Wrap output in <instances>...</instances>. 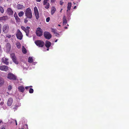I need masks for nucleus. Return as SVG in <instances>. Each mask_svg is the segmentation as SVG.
<instances>
[{
  "instance_id": "obj_39",
  "label": "nucleus",
  "mask_w": 129,
  "mask_h": 129,
  "mask_svg": "<svg viewBox=\"0 0 129 129\" xmlns=\"http://www.w3.org/2000/svg\"><path fill=\"white\" fill-rule=\"evenodd\" d=\"M18 105H16L13 108V109L16 110V109L18 108Z\"/></svg>"
},
{
  "instance_id": "obj_4",
  "label": "nucleus",
  "mask_w": 129,
  "mask_h": 129,
  "mask_svg": "<svg viewBox=\"0 0 129 129\" xmlns=\"http://www.w3.org/2000/svg\"><path fill=\"white\" fill-rule=\"evenodd\" d=\"M16 36L17 38L18 39L21 40L22 39L23 35L19 29L17 30Z\"/></svg>"
},
{
  "instance_id": "obj_56",
  "label": "nucleus",
  "mask_w": 129,
  "mask_h": 129,
  "mask_svg": "<svg viewBox=\"0 0 129 129\" xmlns=\"http://www.w3.org/2000/svg\"><path fill=\"white\" fill-rule=\"evenodd\" d=\"M76 8V6H74V7L73 8Z\"/></svg>"
},
{
  "instance_id": "obj_48",
  "label": "nucleus",
  "mask_w": 129,
  "mask_h": 129,
  "mask_svg": "<svg viewBox=\"0 0 129 129\" xmlns=\"http://www.w3.org/2000/svg\"><path fill=\"white\" fill-rule=\"evenodd\" d=\"M41 0H36L37 2H40Z\"/></svg>"
},
{
  "instance_id": "obj_49",
  "label": "nucleus",
  "mask_w": 129,
  "mask_h": 129,
  "mask_svg": "<svg viewBox=\"0 0 129 129\" xmlns=\"http://www.w3.org/2000/svg\"><path fill=\"white\" fill-rule=\"evenodd\" d=\"M3 123L2 121L0 119V124L1 123Z\"/></svg>"
},
{
  "instance_id": "obj_9",
  "label": "nucleus",
  "mask_w": 129,
  "mask_h": 129,
  "mask_svg": "<svg viewBox=\"0 0 129 129\" xmlns=\"http://www.w3.org/2000/svg\"><path fill=\"white\" fill-rule=\"evenodd\" d=\"M9 67L6 66H0V70L2 71H7L9 70Z\"/></svg>"
},
{
  "instance_id": "obj_11",
  "label": "nucleus",
  "mask_w": 129,
  "mask_h": 129,
  "mask_svg": "<svg viewBox=\"0 0 129 129\" xmlns=\"http://www.w3.org/2000/svg\"><path fill=\"white\" fill-rule=\"evenodd\" d=\"M13 102V99L11 98H9L7 102V105L8 106H11Z\"/></svg>"
},
{
  "instance_id": "obj_43",
  "label": "nucleus",
  "mask_w": 129,
  "mask_h": 129,
  "mask_svg": "<svg viewBox=\"0 0 129 129\" xmlns=\"http://www.w3.org/2000/svg\"><path fill=\"white\" fill-rule=\"evenodd\" d=\"M4 104V102L3 101L1 102L0 103V105L2 106Z\"/></svg>"
},
{
  "instance_id": "obj_37",
  "label": "nucleus",
  "mask_w": 129,
  "mask_h": 129,
  "mask_svg": "<svg viewBox=\"0 0 129 129\" xmlns=\"http://www.w3.org/2000/svg\"><path fill=\"white\" fill-rule=\"evenodd\" d=\"M50 20V18L49 17H48L46 19V21L47 22H48Z\"/></svg>"
},
{
  "instance_id": "obj_13",
  "label": "nucleus",
  "mask_w": 129,
  "mask_h": 129,
  "mask_svg": "<svg viewBox=\"0 0 129 129\" xmlns=\"http://www.w3.org/2000/svg\"><path fill=\"white\" fill-rule=\"evenodd\" d=\"M19 91L21 92H23L25 90V88L22 86H19L18 88Z\"/></svg>"
},
{
  "instance_id": "obj_59",
  "label": "nucleus",
  "mask_w": 129,
  "mask_h": 129,
  "mask_svg": "<svg viewBox=\"0 0 129 129\" xmlns=\"http://www.w3.org/2000/svg\"><path fill=\"white\" fill-rule=\"evenodd\" d=\"M58 25L59 26H60V25L59 24Z\"/></svg>"
},
{
  "instance_id": "obj_21",
  "label": "nucleus",
  "mask_w": 129,
  "mask_h": 129,
  "mask_svg": "<svg viewBox=\"0 0 129 129\" xmlns=\"http://www.w3.org/2000/svg\"><path fill=\"white\" fill-rule=\"evenodd\" d=\"M4 80L2 78H0V86H2L4 83Z\"/></svg>"
},
{
  "instance_id": "obj_62",
  "label": "nucleus",
  "mask_w": 129,
  "mask_h": 129,
  "mask_svg": "<svg viewBox=\"0 0 129 129\" xmlns=\"http://www.w3.org/2000/svg\"><path fill=\"white\" fill-rule=\"evenodd\" d=\"M0 8H2L1 7H0Z\"/></svg>"
},
{
  "instance_id": "obj_22",
  "label": "nucleus",
  "mask_w": 129,
  "mask_h": 129,
  "mask_svg": "<svg viewBox=\"0 0 129 129\" xmlns=\"http://www.w3.org/2000/svg\"><path fill=\"white\" fill-rule=\"evenodd\" d=\"M51 32L54 33L55 34H56L57 32V30L56 29L51 28Z\"/></svg>"
},
{
  "instance_id": "obj_2",
  "label": "nucleus",
  "mask_w": 129,
  "mask_h": 129,
  "mask_svg": "<svg viewBox=\"0 0 129 129\" xmlns=\"http://www.w3.org/2000/svg\"><path fill=\"white\" fill-rule=\"evenodd\" d=\"M35 42L36 45L39 47H42L44 45V43L42 40H36Z\"/></svg>"
},
{
  "instance_id": "obj_44",
  "label": "nucleus",
  "mask_w": 129,
  "mask_h": 129,
  "mask_svg": "<svg viewBox=\"0 0 129 129\" xmlns=\"http://www.w3.org/2000/svg\"><path fill=\"white\" fill-rule=\"evenodd\" d=\"M25 88L26 89H29V86H26L25 87Z\"/></svg>"
},
{
  "instance_id": "obj_36",
  "label": "nucleus",
  "mask_w": 129,
  "mask_h": 129,
  "mask_svg": "<svg viewBox=\"0 0 129 129\" xmlns=\"http://www.w3.org/2000/svg\"><path fill=\"white\" fill-rule=\"evenodd\" d=\"M55 34V36L56 37H59L60 36L59 34L57 33V32Z\"/></svg>"
},
{
  "instance_id": "obj_27",
  "label": "nucleus",
  "mask_w": 129,
  "mask_h": 129,
  "mask_svg": "<svg viewBox=\"0 0 129 129\" xmlns=\"http://www.w3.org/2000/svg\"><path fill=\"white\" fill-rule=\"evenodd\" d=\"M17 8H23L24 6L22 5L18 4L17 6Z\"/></svg>"
},
{
  "instance_id": "obj_24",
  "label": "nucleus",
  "mask_w": 129,
  "mask_h": 129,
  "mask_svg": "<svg viewBox=\"0 0 129 129\" xmlns=\"http://www.w3.org/2000/svg\"><path fill=\"white\" fill-rule=\"evenodd\" d=\"M28 62L30 63H32L33 62V59L31 57H29L28 59Z\"/></svg>"
},
{
  "instance_id": "obj_55",
  "label": "nucleus",
  "mask_w": 129,
  "mask_h": 129,
  "mask_svg": "<svg viewBox=\"0 0 129 129\" xmlns=\"http://www.w3.org/2000/svg\"><path fill=\"white\" fill-rule=\"evenodd\" d=\"M47 50H49V48H47Z\"/></svg>"
},
{
  "instance_id": "obj_52",
  "label": "nucleus",
  "mask_w": 129,
  "mask_h": 129,
  "mask_svg": "<svg viewBox=\"0 0 129 129\" xmlns=\"http://www.w3.org/2000/svg\"><path fill=\"white\" fill-rule=\"evenodd\" d=\"M1 129H5V128L4 127H3Z\"/></svg>"
},
{
  "instance_id": "obj_32",
  "label": "nucleus",
  "mask_w": 129,
  "mask_h": 129,
  "mask_svg": "<svg viewBox=\"0 0 129 129\" xmlns=\"http://www.w3.org/2000/svg\"><path fill=\"white\" fill-rule=\"evenodd\" d=\"M56 11V9H52L51 10V14L53 15Z\"/></svg>"
},
{
  "instance_id": "obj_40",
  "label": "nucleus",
  "mask_w": 129,
  "mask_h": 129,
  "mask_svg": "<svg viewBox=\"0 0 129 129\" xmlns=\"http://www.w3.org/2000/svg\"><path fill=\"white\" fill-rule=\"evenodd\" d=\"M51 2L52 3H54L56 2V0H50Z\"/></svg>"
},
{
  "instance_id": "obj_23",
  "label": "nucleus",
  "mask_w": 129,
  "mask_h": 129,
  "mask_svg": "<svg viewBox=\"0 0 129 129\" xmlns=\"http://www.w3.org/2000/svg\"><path fill=\"white\" fill-rule=\"evenodd\" d=\"M22 52L24 54H25L27 53V50L23 46L22 48Z\"/></svg>"
},
{
  "instance_id": "obj_63",
  "label": "nucleus",
  "mask_w": 129,
  "mask_h": 129,
  "mask_svg": "<svg viewBox=\"0 0 129 129\" xmlns=\"http://www.w3.org/2000/svg\"><path fill=\"white\" fill-rule=\"evenodd\" d=\"M53 8H54V7H53Z\"/></svg>"
},
{
  "instance_id": "obj_1",
  "label": "nucleus",
  "mask_w": 129,
  "mask_h": 129,
  "mask_svg": "<svg viewBox=\"0 0 129 129\" xmlns=\"http://www.w3.org/2000/svg\"><path fill=\"white\" fill-rule=\"evenodd\" d=\"M25 16L27 18L31 19L32 17V15L30 9H26L25 12Z\"/></svg>"
},
{
  "instance_id": "obj_28",
  "label": "nucleus",
  "mask_w": 129,
  "mask_h": 129,
  "mask_svg": "<svg viewBox=\"0 0 129 129\" xmlns=\"http://www.w3.org/2000/svg\"><path fill=\"white\" fill-rule=\"evenodd\" d=\"M44 5H46L45 7V8H49V3H48Z\"/></svg>"
},
{
  "instance_id": "obj_12",
  "label": "nucleus",
  "mask_w": 129,
  "mask_h": 129,
  "mask_svg": "<svg viewBox=\"0 0 129 129\" xmlns=\"http://www.w3.org/2000/svg\"><path fill=\"white\" fill-rule=\"evenodd\" d=\"M11 58L13 62L16 64H18V62L16 61V57L15 54H11Z\"/></svg>"
},
{
  "instance_id": "obj_8",
  "label": "nucleus",
  "mask_w": 129,
  "mask_h": 129,
  "mask_svg": "<svg viewBox=\"0 0 129 129\" xmlns=\"http://www.w3.org/2000/svg\"><path fill=\"white\" fill-rule=\"evenodd\" d=\"M34 11L36 19L38 20L40 16L38 9H34Z\"/></svg>"
},
{
  "instance_id": "obj_51",
  "label": "nucleus",
  "mask_w": 129,
  "mask_h": 129,
  "mask_svg": "<svg viewBox=\"0 0 129 129\" xmlns=\"http://www.w3.org/2000/svg\"><path fill=\"white\" fill-rule=\"evenodd\" d=\"M3 1V0H0V3H1Z\"/></svg>"
},
{
  "instance_id": "obj_15",
  "label": "nucleus",
  "mask_w": 129,
  "mask_h": 129,
  "mask_svg": "<svg viewBox=\"0 0 129 129\" xmlns=\"http://www.w3.org/2000/svg\"><path fill=\"white\" fill-rule=\"evenodd\" d=\"M7 11L9 15H12L13 14V12L11 9H7Z\"/></svg>"
},
{
  "instance_id": "obj_25",
  "label": "nucleus",
  "mask_w": 129,
  "mask_h": 129,
  "mask_svg": "<svg viewBox=\"0 0 129 129\" xmlns=\"http://www.w3.org/2000/svg\"><path fill=\"white\" fill-rule=\"evenodd\" d=\"M16 45L17 47L19 49L21 47V44L20 43L18 42L16 43Z\"/></svg>"
},
{
  "instance_id": "obj_16",
  "label": "nucleus",
  "mask_w": 129,
  "mask_h": 129,
  "mask_svg": "<svg viewBox=\"0 0 129 129\" xmlns=\"http://www.w3.org/2000/svg\"><path fill=\"white\" fill-rule=\"evenodd\" d=\"M8 59L6 58H4L3 60V62L6 65H8L9 63V62L8 61Z\"/></svg>"
},
{
  "instance_id": "obj_64",
  "label": "nucleus",
  "mask_w": 129,
  "mask_h": 129,
  "mask_svg": "<svg viewBox=\"0 0 129 129\" xmlns=\"http://www.w3.org/2000/svg\"><path fill=\"white\" fill-rule=\"evenodd\" d=\"M20 9H21V8H20Z\"/></svg>"
},
{
  "instance_id": "obj_30",
  "label": "nucleus",
  "mask_w": 129,
  "mask_h": 129,
  "mask_svg": "<svg viewBox=\"0 0 129 129\" xmlns=\"http://www.w3.org/2000/svg\"><path fill=\"white\" fill-rule=\"evenodd\" d=\"M21 29L24 31L26 33V28L24 26H22L21 27Z\"/></svg>"
},
{
  "instance_id": "obj_31",
  "label": "nucleus",
  "mask_w": 129,
  "mask_h": 129,
  "mask_svg": "<svg viewBox=\"0 0 129 129\" xmlns=\"http://www.w3.org/2000/svg\"><path fill=\"white\" fill-rule=\"evenodd\" d=\"M34 90L32 88H30L29 90V92L30 93H31L33 92Z\"/></svg>"
},
{
  "instance_id": "obj_7",
  "label": "nucleus",
  "mask_w": 129,
  "mask_h": 129,
  "mask_svg": "<svg viewBox=\"0 0 129 129\" xmlns=\"http://www.w3.org/2000/svg\"><path fill=\"white\" fill-rule=\"evenodd\" d=\"M9 26L8 24H5L4 25L3 28V32L5 33H7L9 31Z\"/></svg>"
},
{
  "instance_id": "obj_45",
  "label": "nucleus",
  "mask_w": 129,
  "mask_h": 129,
  "mask_svg": "<svg viewBox=\"0 0 129 129\" xmlns=\"http://www.w3.org/2000/svg\"><path fill=\"white\" fill-rule=\"evenodd\" d=\"M1 28H2V25L1 24H0V34L1 33Z\"/></svg>"
},
{
  "instance_id": "obj_53",
  "label": "nucleus",
  "mask_w": 129,
  "mask_h": 129,
  "mask_svg": "<svg viewBox=\"0 0 129 129\" xmlns=\"http://www.w3.org/2000/svg\"><path fill=\"white\" fill-rule=\"evenodd\" d=\"M64 28H65V29H67L68 28V27H64Z\"/></svg>"
},
{
  "instance_id": "obj_33",
  "label": "nucleus",
  "mask_w": 129,
  "mask_h": 129,
  "mask_svg": "<svg viewBox=\"0 0 129 129\" xmlns=\"http://www.w3.org/2000/svg\"><path fill=\"white\" fill-rule=\"evenodd\" d=\"M6 38H10L11 37V35L8 34L6 35Z\"/></svg>"
},
{
  "instance_id": "obj_38",
  "label": "nucleus",
  "mask_w": 129,
  "mask_h": 129,
  "mask_svg": "<svg viewBox=\"0 0 129 129\" xmlns=\"http://www.w3.org/2000/svg\"><path fill=\"white\" fill-rule=\"evenodd\" d=\"M28 20L26 18L24 19V22L25 23H27L28 22Z\"/></svg>"
},
{
  "instance_id": "obj_35",
  "label": "nucleus",
  "mask_w": 129,
  "mask_h": 129,
  "mask_svg": "<svg viewBox=\"0 0 129 129\" xmlns=\"http://www.w3.org/2000/svg\"><path fill=\"white\" fill-rule=\"evenodd\" d=\"M8 89L9 90H10L12 89V86L11 85H9L8 86Z\"/></svg>"
},
{
  "instance_id": "obj_19",
  "label": "nucleus",
  "mask_w": 129,
  "mask_h": 129,
  "mask_svg": "<svg viewBox=\"0 0 129 129\" xmlns=\"http://www.w3.org/2000/svg\"><path fill=\"white\" fill-rule=\"evenodd\" d=\"M14 16L15 18V19L16 20V21L17 22H19L20 21V19L18 17L17 14H15L14 15Z\"/></svg>"
},
{
  "instance_id": "obj_10",
  "label": "nucleus",
  "mask_w": 129,
  "mask_h": 129,
  "mask_svg": "<svg viewBox=\"0 0 129 129\" xmlns=\"http://www.w3.org/2000/svg\"><path fill=\"white\" fill-rule=\"evenodd\" d=\"M6 50L7 52H9L11 49L10 44L9 43H7L6 45Z\"/></svg>"
},
{
  "instance_id": "obj_50",
  "label": "nucleus",
  "mask_w": 129,
  "mask_h": 129,
  "mask_svg": "<svg viewBox=\"0 0 129 129\" xmlns=\"http://www.w3.org/2000/svg\"><path fill=\"white\" fill-rule=\"evenodd\" d=\"M15 122H16V125H17V121L16 120H15Z\"/></svg>"
},
{
  "instance_id": "obj_58",
  "label": "nucleus",
  "mask_w": 129,
  "mask_h": 129,
  "mask_svg": "<svg viewBox=\"0 0 129 129\" xmlns=\"http://www.w3.org/2000/svg\"><path fill=\"white\" fill-rule=\"evenodd\" d=\"M29 86V87H32V86Z\"/></svg>"
},
{
  "instance_id": "obj_54",
  "label": "nucleus",
  "mask_w": 129,
  "mask_h": 129,
  "mask_svg": "<svg viewBox=\"0 0 129 129\" xmlns=\"http://www.w3.org/2000/svg\"><path fill=\"white\" fill-rule=\"evenodd\" d=\"M57 41V39L55 41V42H56Z\"/></svg>"
},
{
  "instance_id": "obj_46",
  "label": "nucleus",
  "mask_w": 129,
  "mask_h": 129,
  "mask_svg": "<svg viewBox=\"0 0 129 129\" xmlns=\"http://www.w3.org/2000/svg\"><path fill=\"white\" fill-rule=\"evenodd\" d=\"M25 125L26 126V128L27 129H28V126L27 124H25Z\"/></svg>"
},
{
  "instance_id": "obj_20",
  "label": "nucleus",
  "mask_w": 129,
  "mask_h": 129,
  "mask_svg": "<svg viewBox=\"0 0 129 129\" xmlns=\"http://www.w3.org/2000/svg\"><path fill=\"white\" fill-rule=\"evenodd\" d=\"M67 23V21L66 19V17L64 16L63 19V25H66Z\"/></svg>"
},
{
  "instance_id": "obj_14",
  "label": "nucleus",
  "mask_w": 129,
  "mask_h": 129,
  "mask_svg": "<svg viewBox=\"0 0 129 129\" xmlns=\"http://www.w3.org/2000/svg\"><path fill=\"white\" fill-rule=\"evenodd\" d=\"M51 43L48 41H46L45 42V45L47 48H49L51 45Z\"/></svg>"
},
{
  "instance_id": "obj_17",
  "label": "nucleus",
  "mask_w": 129,
  "mask_h": 129,
  "mask_svg": "<svg viewBox=\"0 0 129 129\" xmlns=\"http://www.w3.org/2000/svg\"><path fill=\"white\" fill-rule=\"evenodd\" d=\"M8 19V17L7 16H4L0 17V21H5Z\"/></svg>"
},
{
  "instance_id": "obj_29",
  "label": "nucleus",
  "mask_w": 129,
  "mask_h": 129,
  "mask_svg": "<svg viewBox=\"0 0 129 129\" xmlns=\"http://www.w3.org/2000/svg\"><path fill=\"white\" fill-rule=\"evenodd\" d=\"M72 4L71 3H69L68 4V6L67 8H71V6Z\"/></svg>"
},
{
  "instance_id": "obj_47",
  "label": "nucleus",
  "mask_w": 129,
  "mask_h": 129,
  "mask_svg": "<svg viewBox=\"0 0 129 129\" xmlns=\"http://www.w3.org/2000/svg\"><path fill=\"white\" fill-rule=\"evenodd\" d=\"M68 9L67 10V13L68 12L70 11V9Z\"/></svg>"
},
{
  "instance_id": "obj_42",
  "label": "nucleus",
  "mask_w": 129,
  "mask_h": 129,
  "mask_svg": "<svg viewBox=\"0 0 129 129\" xmlns=\"http://www.w3.org/2000/svg\"><path fill=\"white\" fill-rule=\"evenodd\" d=\"M60 4L61 5H62L63 4V3L62 1H60Z\"/></svg>"
},
{
  "instance_id": "obj_41",
  "label": "nucleus",
  "mask_w": 129,
  "mask_h": 129,
  "mask_svg": "<svg viewBox=\"0 0 129 129\" xmlns=\"http://www.w3.org/2000/svg\"><path fill=\"white\" fill-rule=\"evenodd\" d=\"M0 11L2 13H3L4 12V9H0Z\"/></svg>"
},
{
  "instance_id": "obj_60",
  "label": "nucleus",
  "mask_w": 129,
  "mask_h": 129,
  "mask_svg": "<svg viewBox=\"0 0 129 129\" xmlns=\"http://www.w3.org/2000/svg\"><path fill=\"white\" fill-rule=\"evenodd\" d=\"M21 129H24V128H21Z\"/></svg>"
},
{
  "instance_id": "obj_57",
  "label": "nucleus",
  "mask_w": 129,
  "mask_h": 129,
  "mask_svg": "<svg viewBox=\"0 0 129 129\" xmlns=\"http://www.w3.org/2000/svg\"><path fill=\"white\" fill-rule=\"evenodd\" d=\"M62 10V9H61L60 10V12H61Z\"/></svg>"
},
{
  "instance_id": "obj_5",
  "label": "nucleus",
  "mask_w": 129,
  "mask_h": 129,
  "mask_svg": "<svg viewBox=\"0 0 129 129\" xmlns=\"http://www.w3.org/2000/svg\"><path fill=\"white\" fill-rule=\"evenodd\" d=\"M7 78L8 79L12 80H15L17 77L15 75L11 73H9L8 74Z\"/></svg>"
},
{
  "instance_id": "obj_18",
  "label": "nucleus",
  "mask_w": 129,
  "mask_h": 129,
  "mask_svg": "<svg viewBox=\"0 0 129 129\" xmlns=\"http://www.w3.org/2000/svg\"><path fill=\"white\" fill-rule=\"evenodd\" d=\"M30 27L29 26H27L26 28V35L28 37L29 36V29H30Z\"/></svg>"
},
{
  "instance_id": "obj_34",
  "label": "nucleus",
  "mask_w": 129,
  "mask_h": 129,
  "mask_svg": "<svg viewBox=\"0 0 129 129\" xmlns=\"http://www.w3.org/2000/svg\"><path fill=\"white\" fill-rule=\"evenodd\" d=\"M48 1V0H44L43 2V4L44 5H45L47 3Z\"/></svg>"
},
{
  "instance_id": "obj_3",
  "label": "nucleus",
  "mask_w": 129,
  "mask_h": 129,
  "mask_svg": "<svg viewBox=\"0 0 129 129\" xmlns=\"http://www.w3.org/2000/svg\"><path fill=\"white\" fill-rule=\"evenodd\" d=\"M36 33L37 36L40 37L43 35V32L41 29L40 28L38 27L37 29Z\"/></svg>"
},
{
  "instance_id": "obj_26",
  "label": "nucleus",
  "mask_w": 129,
  "mask_h": 129,
  "mask_svg": "<svg viewBox=\"0 0 129 129\" xmlns=\"http://www.w3.org/2000/svg\"><path fill=\"white\" fill-rule=\"evenodd\" d=\"M24 14V12L23 11H21L18 14L19 17H21Z\"/></svg>"
},
{
  "instance_id": "obj_61",
  "label": "nucleus",
  "mask_w": 129,
  "mask_h": 129,
  "mask_svg": "<svg viewBox=\"0 0 129 129\" xmlns=\"http://www.w3.org/2000/svg\"><path fill=\"white\" fill-rule=\"evenodd\" d=\"M35 8H37V7H35Z\"/></svg>"
},
{
  "instance_id": "obj_6",
  "label": "nucleus",
  "mask_w": 129,
  "mask_h": 129,
  "mask_svg": "<svg viewBox=\"0 0 129 129\" xmlns=\"http://www.w3.org/2000/svg\"><path fill=\"white\" fill-rule=\"evenodd\" d=\"M43 35L46 39L49 40L52 37L51 35L48 31H45Z\"/></svg>"
}]
</instances>
